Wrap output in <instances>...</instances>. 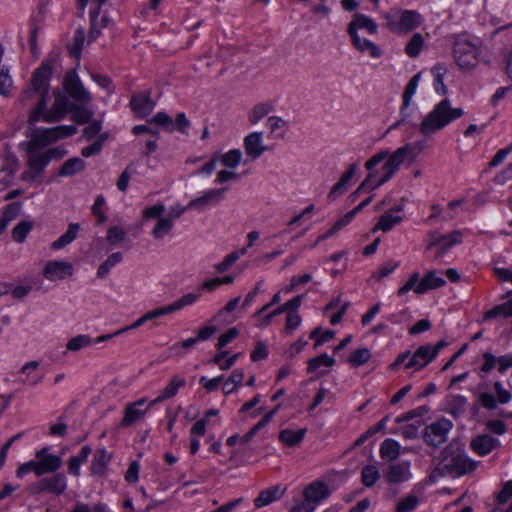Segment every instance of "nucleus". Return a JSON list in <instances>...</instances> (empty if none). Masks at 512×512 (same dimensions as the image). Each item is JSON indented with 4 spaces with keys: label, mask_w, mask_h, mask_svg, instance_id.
Wrapping results in <instances>:
<instances>
[{
    "label": "nucleus",
    "mask_w": 512,
    "mask_h": 512,
    "mask_svg": "<svg viewBox=\"0 0 512 512\" xmlns=\"http://www.w3.org/2000/svg\"><path fill=\"white\" fill-rule=\"evenodd\" d=\"M422 151L419 143H407L393 153L381 151L371 157L365 164L368 175L362 184L354 191V199L366 192L370 193L380 187L398 171L406 160L413 161Z\"/></svg>",
    "instance_id": "obj_1"
},
{
    "label": "nucleus",
    "mask_w": 512,
    "mask_h": 512,
    "mask_svg": "<svg viewBox=\"0 0 512 512\" xmlns=\"http://www.w3.org/2000/svg\"><path fill=\"white\" fill-rule=\"evenodd\" d=\"M54 65L55 59L42 61L19 96L20 104L30 108L27 120L30 126H35L41 120L43 110L47 107Z\"/></svg>",
    "instance_id": "obj_2"
},
{
    "label": "nucleus",
    "mask_w": 512,
    "mask_h": 512,
    "mask_svg": "<svg viewBox=\"0 0 512 512\" xmlns=\"http://www.w3.org/2000/svg\"><path fill=\"white\" fill-rule=\"evenodd\" d=\"M463 114L462 108L453 107L450 100L443 99L423 118L419 127L420 132L424 136H430L459 119Z\"/></svg>",
    "instance_id": "obj_3"
},
{
    "label": "nucleus",
    "mask_w": 512,
    "mask_h": 512,
    "mask_svg": "<svg viewBox=\"0 0 512 512\" xmlns=\"http://www.w3.org/2000/svg\"><path fill=\"white\" fill-rule=\"evenodd\" d=\"M77 128L73 125H60L52 128L34 129L28 140L19 144L20 149L44 151L49 145L76 134Z\"/></svg>",
    "instance_id": "obj_4"
},
{
    "label": "nucleus",
    "mask_w": 512,
    "mask_h": 512,
    "mask_svg": "<svg viewBox=\"0 0 512 512\" xmlns=\"http://www.w3.org/2000/svg\"><path fill=\"white\" fill-rule=\"evenodd\" d=\"M77 128L73 125H60L52 128L34 129L28 140L19 144L20 149L44 151L49 145L76 134Z\"/></svg>",
    "instance_id": "obj_5"
},
{
    "label": "nucleus",
    "mask_w": 512,
    "mask_h": 512,
    "mask_svg": "<svg viewBox=\"0 0 512 512\" xmlns=\"http://www.w3.org/2000/svg\"><path fill=\"white\" fill-rule=\"evenodd\" d=\"M482 41L480 38L468 34L458 35L453 46V54L457 65L461 69H472L481 54Z\"/></svg>",
    "instance_id": "obj_6"
},
{
    "label": "nucleus",
    "mask_w": 512,
    "mask_h": 512,
    "mask_svg": "<svg viewBox=\"0 0 512 512\" xmlns=\"http://www.w3.org/2000/svg\"><path fill=\"white\" fill-rule=\"evenodd\" d=\"M384 18L389 31L395 34H408L424 22V17L418 11L409 9H392Z\"/></svg>",
    "instance_id": "obj_7"
},
{
    "label": "nucleus",
    "mask_w": 512,
    "mask_h": 512,
    "mask_svg": "<svg viewBox=\"0 0 512 512\" xmlns=\"http://www.w3.org/2000/svg\"><path fill=\"white\" fill-rule=\"evenodd\" d=\"M434 359L435 351L430 348V344H425L419 346L413 354L409 351L399 354L391 367L396 369L403 364L405 369L416 372L425 368Z\"/></svg>",
    "instance_id": "obj_8"
},
{
    "label": "nucleus",
    "mask_w": 512,
    "mask_h": 512,
    "mask_svg": "<svg viewBox=\"0 0 512 512\" xmlns=\"http://www.w3.org/2000/svg\"><path fill=\"white\" fill-rule=\"evenodd\" d=\"M446 283L442 276L437 275L435 270L428 271L423 278L418 272L413 273L405 284L399 288L398 294L404 295L409 291L417 294H424L429 290L444 286Z\"/></svg>",
    "instance_id": "obj_9"
},
{
    "label": "nucleus",
    "mask_w": 512,
    "mask_h": 512,
    "mask_svg": "<svg viewBox=\"0 0 512 512\" xmlns=\"http://www.w3.org/2000/svg\"><path fill=\"white\" fill-rule=\"evenodd\" d=\"M21 150L26 153L27 167V169L21 174V180L31 182L39 179L50 163L45 151L30 149Z\"/></svg>",
    "instance_id": "obj_10"
},
{
    "label": "nucleus",
    "mask_w": 512,
    "mask_h": 512,
    "mask_svg": "<svg viewBox=\"0 0 512 512\" xmlns=\"http://www.w3.org/2000/svg\"><path fill=\"white\" fill-rule=\"evenodd\" d=\"M463 241V234L460 230H454L447 235H439L434 233L430 236V241L427 245L428 249H435V255L438 258L445 256L453 247L461 244Z\"/></svg>",
    "instance_id": "obj_11"
},
{
    "label": "nucleus",
    "mask_w": 512,
    "mask_h": 512,
    "mask_svg": "<svg viewBox=\"0 0 512 512\" xmlns=\"http://www.w3.org/2000/svg\"><path fill=\"white\" fill-rule=\"evenodd\" d=\"M63 88L66 93L76 102L86 104L90 102L91 95L84 87L75 69L65 73Z\"/></svg>",
    "instance_id": "obj_12"
},
{
    "label": "nucleus",
    "mask_w": 512,
    "mask_h": 512,
    "mask_svg": "<svg viewBox=\"0 0 512 512\" xmlns=\"http://www.w3.org/2000/svg\"><path fill=\"white\" fill-rule=\"evenodd\" d=\"M32 492L50 493L62 495L67 489V479L62 473H52L51 476L44 477L32 486Z\"/></svg>",
    "instance_id": "obj_13"
},
{
    "label": "nucleus",
    "mask_w": 512,
    "mask_h": 512,
    "mask_svg": "<svg viewBox=\"0 0 512 512\" xmlns=\"http://www.w3.org/2000/svg\"><path fill=\"white\" fill-rule=\"evenodd\" d=\"M453 424L446 418L438 419L425 428V441L432 446H439L447 440Z\"/></svg>",
    "instance_id": "obj_14"
},
{
    "label": "nucleus",
    "mask_w": 512,
    "mask_h": 512,
    "mask_svg": "<svg viewBox=\"0 0 512 512\" xmlns=\"http://www.w3.org/2000/svg\"><path fill=\"white\" fill-rule=\"evenodd\" d=\"M493 387L497 394V398L489 392H480L478 395L480 405L487 410H494L497 407V403L507 404L512 399L511 393L504 388L502 382L496 381Z\"/></svg>",
    "instance_id": "obj_15"
},
{
    "label": "nucleus",
    "mask_w": 512,
    "mask_h": 512,
    "mask_svg": "<svg viewBox=\"0 0 512 512\" xmlns=\"http://www.w3.org/2000/svg\"><path fill=\"white\" fill-rule=\"evenodd\" d=\"M73 274V266L66 261H48L43 269V276L49 281L65 279Z\"/></svg>",
    "instance_id": "obj_16"
},
{
    "label": "nucleus",
    "mask_w": 512,
    "mask_h": 512,
    "mask_svg": "<svg viewBox=\"0 0 512 512\" xmlns=\"http://www.w3.org/2000/svg\"><path fill=\"white\" fill-rule=\"evenodd\" d=\"M68 113V99L58 93L50 109L43 110L41 120L46 123H56L61 121Z\"/></svg>",
    "instance_id": "obj_17"
},
{
    "label": "nucleus",
    "mask_w": 512,
    "mask_h": 512,
    "mask_svg": "<svg viewBox=\"0 0 512 512\" xmlns=\"http://www.w3.org/2000/svg\"><path fill=\"white\" fill-rule=\"evenodd\" d=\"M227 188L210 189L203 195L192 199L187 207L189 209L204 210L210 204H218L223 198Z\"/></svg>",
    "instance_id": "obj_18"
},
{
    "label": "nucleus",
    "mask_w": 512,
    "mask_h": 512,
    "mask_svg": "<svg viewBox=\"0 0 512 512\" xmlns=\"http://www.w3.org/2000/svg\"><path fill=\"white\" fill-rule=\"evenodd\" d=\"M330 494V490L327 484L321 480H316L310 483L303 492V496L305 501H307L310 505H317L322 500L327 498Z\"/></svg>",
    "instance_id": "obj_19"
},
{
    "label": "nucleus",
    "mask_w": 512,
    "mask_h": 512,
    "mask_svg": "<svg viewBox=\"0 0 512 512\" xmlns=\"http://www.w3.org/2000/svg\"><path fill=\"white\" fill-rule=\"evenodd\" d=\"M145 402L146 399L142 398L133 403L127 404L124 409V417L120 423V426L123 428L129 427L133 425L137 420L143 418L151 406L149 405L145 409H141Z\"/></svg>",
    "instance_id": "obj_20"
},
{
    "label": "nucleus",
    "mask_w": 512,
    "mask_h": 512,
    "mask_svg": "<svg viewBox=\"0 0 512 512\" xmlns=\"http://www.w3.org/2000/svg\"><path fill=\"white\" fill-rule=\"evenodd\" d=\"M35 457L38 459L41 476L47 473H55L62 465L61 458L57 455L49 454L47 447L37 451Z\"/></svg>",
    "instance_id": "obj_21"
},
{
    "label": "nucleus",
    "mask_w": 512,
    "mask_h": 512,
    "mask_svg": "<svg viewBox=\"0 0 512 512\" xmlns=\"http://www.w3.org/2000/svg\"><path fill=\"white\" fill-rule=\"evenodd\" d=\"M130 106L138 117H146L152 113L155 107L149 93L135 94L131 97Z\"/></svg>",
    "instance_id": "obj_22"
},
{
    "label": "nucleus",
    "mask_w": 512,
    "mask_h": 512,
    "mask_svg": "<svg viewBox=\"0 0 512 512\" xmlns=\"http://www.w3.org/2000/svg\"><path fill=\"white\" fill-rule=\"evenodd\" d=\"M286 492V487L280 484L268 487L262 490L254 500V505L257 508L267 506L279 499H281Z\"/></svg>",
    "instance_id": "obj_23"
},
{
    "label": "nucleus",
    "mask_w": 512,
    "mask_h": 512,
    "mask_svg": "<svg viewBox=\"0 0 512 512\" xmlns=\"http://www.w3.org/2000/svg\"><path fill=\"white\" fill-rule=\"evenodd\" d=\"M245 152L252 159L259 158L266 150L263 145L262 132H253L247 135L244 139Z\"/></svg>",
    "instance_id": "obj_24"
},
{
    "label": "nucleus",
    "mask_w": 512,
    "mask_h": 512,
    "mask_svg": "<svg viewBox=\"0 0 512 512\" xmlns=\"http://www.w3.org/2000/svg\"><path fill=\"white\" fill-rule=\"evenodd\" d=\"M352 181V165H350L345 172L341 175L339 180L331 187L327 200L329 202H333L337 200L339 197L344 195L348 191L351 186Z\"/></svg>",
    "instance_id": "obj_25"
},
{
    "label": "nucleus",
    "mask_w": 512,
    "mask_h": 512,
    "mask_svg": "<svg viewBox=\"0 0 512 512\" xmlns=\"http://www.w3.org/2000/svg\"><path fill=\"white\" fill-rule=\"evenodd\" d=\"M499 445V440L488 434L478 435L471 442V448L480 456L488 455Z\"/></svg>",
    "instance_id": "obj_26"
},
{
    "label": "nucleus",
    "mask_w": 512,
    "mask_h": 512,
    "mask_svg": "<svg viewBox=\"0 0 512 512\" xmlns=\"http://www.w3.org/2000/svg\"><path fill=\"white\" fill-rule=\"evenodd\" d=\"M186 384V380L184 377L180 375H174L168 384L164 387V389L160 392V394L151 401L150 405H155L165 401L166 399L174 397L178 390L184 387Z\"/></svg>",
    "instance_id": "obj_27"
},
{
    "label": "nucleus",
    "mask_w": 512,
    "mask_h": 512,
    "mask_svg": "<svg viewBox=\"0 0 512 512\" xmlns=\"http://www.w3.org/2000/svg\"><path fill=\"white\" fill-rule=\"evenodd\" d=\"M110 460L111 455L105 448L97 449L93 455L90 465L91 475L102 477L106 472Z\"/></svg>",
    "instance_id": "obj_28"
},
{
    "label": "nucleus",
    "mask_w": 512,
    "mask_h": 512,
    "mask_svg": "<svg viewBox=\"0 0 512 512\" xmlns=\"http://www.w3.org/2000/svg\"><path fill=\"white\" fill-rule=\"evenodd\" d=\"M467 403L468 400L465 396L451 394L444 399L443 409L454 417H458L465 411Z\"/></svg>",
    "instance_id": "obj_29"
},
{
    "label": "nucleus",
    "mask_w": 512,
    "mask_h": 512,
    "mask_svg": "<svg viewBox=\"0 0 512 512\" xmlns=\"http://www.w3.org/2000/svg\"><path fill=\"white\" fill-rule=\"evenodd\" d=\"M389 483H400L411 478L410 463L401 462L392 465L386 475Z\"/></svg>",
    "instance_id": "obj_30"
},
{
    "label": "nucleus",
    "mask_w": 512,
    "mask_h": 512,
    "mask_svg": "<svg viewBox=\"0 0 512 512\" xmlns=\"http://www.w3.org/2000/svg\"><path fill=\"white\" fill-rule=\"evenodd\" d=\"M201 297V293H187L173 303L160 307L164 316L177 312L186 306L193 305Z\"/></svg>",
    "instance_id": "obj_31"
},
{
    "label": "nucleus",
    "mask_w": 512,
    "mask_h": 512,
    "mask_svg": "<svg viewBox=\"0 0 512 512\" xmlns=\"http://www.w3.org/2000/svg\"><path fill=\"white\" fill-rule=\"evenodd\" d=\"M79 230L80 225L78 223H70L67 231L51 243V248L53 250H60L69 245L76 239Z\"/></svg>",
    "instance_id": "obj_32"
},
{
    "label": "nucleus",
    "mask_w": 512,
    "mask_h": 512,
    "mask_svg": "<svg viewBox=\"0 0 512 512\" xmlns=\"http://www.w3.org/2000/svg\"><path fill=\"white\" fill-rule=\"evenodd\" d=\"M402 216L400 215L399 209H391L381 216L375 229L382 230L384 232L389 231L395 225L400 223Z\"/></svg>",
    "instance_id": "obj_33"
},
{
    "label": "nucleus",
    "mask_w": 512,
    "mask_h": 512,
    "mask_svg": "<svg viewBox=\"0 0 512 512\" xmlns=\"http://www.w3.org/2000/svg\"><path fill=\"white\" fill-rule=\"evenodd\" d=\"M274 110V104L271 101L261 102L253 106L248 113V120L251 124H257L265 116Z\"/></svg>",
    "instance_id": "obj_34"
},
{
    "label": "nucleus",
    "mask_w": 512,
    "mask_h": 512,
    "mask_svg": "<svg viewBox=\"0 0 512 512\" xmlns=\"http://www.w3.org/2000/svg\"><path fill=\"white\" fill-rule=\"evenodd\" d=\"M86 163L79 157H73L66 160L58 171V175L61 177L73 176L78 172L85 169Z\"/></svg>",
    "instance_id": "obj_35"
},
{
    "label": "nucleus",
    "mask_w": 512,
    "mask_h": 512,
    "mask_svg": "<svg viewBox=\"0 0 512 512\" xmlns=\"http://www.w3.org/2000/svg\"><path fill=\"white\" fill-rule=\"evenodd\" d=\"M400 452V443L391 438L384 440L380 446V454L384 460H395L400 455Z\"/></svg>",
    "instance_id": "obj_36"
},
{
    "label": "nucleus",
    "mask_w": 512,
    "mask_h": 512,
    "mask_svg": "<svg viewBox=\"0 0 512 512\" xmlns=\"http://www.w3.org/2000/svg\"><path fill=\"white\" fill-rule=\"evenodd\" d=\"M307 432L306 428L299 430L284 429L279 433V439L287 446H295L302 442Z\"/></svg>",
    "instance_id": "obj_37"
},
{
    "label": "nucleus",
    "mask_w": 512,
    "mask_h": 512,
    "mask_svg": "<svg viewBox=\"0 0 512 512\" xmlns=\"http://www.w3.org/2000/svg\"><path fill=\"white\" fill-rule=\"evenodd\" d=\"M421 75L418 73L414 75L410 81L408 82L405 91L403 93V103L401 107V113L403 114L410 106L412 98L416 94V91L419 86Z\"/></svg>",
    "instance_id": "obj_38"
},
{
    "label": "nucleus",
    "mask_w": 512,
    "mask_h": 512,
    "mask_svg": "<svg viewBox=\"0 0 512 512\" xmlns=\"http://www.w3.org/2000/svg\"><path fill=\"white\" fill-rule=\"evenodd\" d=\"M354 48L360 50L363 53H367L373 58H378L381 56V50L375 43L367 39H360L356 33H354Z\"/></svg>",
    "instance_id": "obj_39"
},
{
    "label": "nucleus",
    "mask_w": 512,
    "mask_h": 512,
    "mask_svg": "<svg viewBox=\"0 0 512 512\" xmlns=\"http://www.w3.org/2000/svg\"><path fill=\"white\" fill-rule=\"evenodd\" d=\"M511 316H512V299L488 310L484 315V319L489 320V319H493V318H497V317L508 318Z\"/></svg>",
    "instance_id": "obj_40"
},
{
    "label": "nucleus",
    "mask_w": 512,
    "mask_h": 512,
    "mask_svg": "<svg viewBox=\"0 0 512 512\" xmlns=\"http://www.w3.org/2000/svg\"><path fill=\"white\" fill-rule=\"evenodd\" d=\"M351 221H352V211H349L342 218H340L338 221H336L335 224L327 232L320 235L317 238L313 247L316 246L319 242L329 238L330 236H332L335 233H337L338 231H340L342 228H344L345 226L350 224Z\"/></svg>",
    "instance_id": "obj_41"
},
{
    "label": "nucleus",
    "mask_w": 512,
    "mask_h": 512,
    "mask_svg": "<svg viewBox=\"0 0 512 512\" xmlns=\"http://www.w3.org/2000/svg\"><path fill=\"white\" fill-rule=\"evenodd\" d=\"M174 227V222L171 217H159L155 227L152 230V235L156 239H162L165 235L170 233Z\"/></svg>",
    "instance_id": "obj_42"
},
{
    "label": "nucleus",
    "mask_w": 512,
    "mask_h": 512,
    "mask_svg": "<svg viewBox=\"0 0 512 512\" xmlns=\"http://www.w3.org/2000/svg\"><path fill=\"white\" fill-rule=\"evenodd\" d=\"M122 261V254L120 252L112 253L107 259L98 267L97 276L101 279L105 278L110 270Z\"/></svg>",
    "instance_id": "obj_43"
},
{
    "label": "nucleus",
    "mask_w": 512,
    "mask_h": 512,
    "mask_svg": "<svg viewBox=\"0 0 512 512\" xmlns=\"http://www.w3.org/2000/svg\"><path fill=\"white\" fill-rule=\"evenodd\" d=\"M364 29L370 34L377 33L378 25L368 16L363 14H354V30Z\"/></svg>",
    "instance_id": "obj_44"
},
{
    "label": "nucleus",
    "mask_w": 512,
    "mask_h": 512,
    "mask_svg": "<svg viewBox=\"0 0 512 512\" xmlns=\"http://www.w3.org/2000/svg\"><path fill=\"white\" fill-rule=\"evenodd\" d=\"M33 223L30 221H21L12 229V238L17 243H23L27 235L32 231Z\"/></svg>",
    "instance_id": "obj_45"
},
{
    "label": "nucleus",
    "mask_w": 512,
    "mask_h": 512,
    "mask_svg": "<svg viewBox=\"0 0 512 512\" xmlns=\"http://www.w3.org/2000/svg\"><path fill=\"white\" fill-rule=\"evenodd\" d=\"M39 367V362L37 361H29L25 363L21 368V373L26 374V378L23 379L24 383H27L31 386H36L42 381V376H36L31 374L32 370H36Z\"/></svg>",
    "instance_id": "obj_46"
},
{
    "label": "nucleus",
    "mask_w": 512,
    "mask_h": 512,
    "mask_svg": "<svg viewBox=\"0 0 512 512\" xmlns=\"http://www.w3.org/2000/svg\"><path fill=\"white\" fill-rule=\"evenodd\" d=\"M454 467L459 474H465L475 469L476 462L465 454H458L454 459Z\"/></svg>",
    "instance_id": "obj_47"
},
{
    "label": "nucleus",
    "mask_w": 512,
    "mask_h": 512,
    "mask_svg": "<svg viewBox=\"0 0 512 512\" xmlns=\"http://www.w3.org/2000/svg\"><path fill=\"white\" fill-rule=\"evenodd\" d=\"M93 344V340L89 335L80 334L76 337L71 338L67 344L66 348L68 351L77 352L82 348L88 347Z\"/></svg>",
    "instance_id": "obj_48"
},
{
    "label": "nucleus",
    "mask_w": 512,
    "mask_h": 512,
    "mask_svg": "<svg viewBox=\"0 0 512 512\" xmlns=\"http://www.w3.org/2000/svg\"><path fill=\"white\" fill-rule=\"evenodd\" d=\"M161 316H164V314H163L161 308L158 307L156 309H153L151 311L146 312L140 318H138L134 323H132L131 325L126 326L124 328H121V329L124 330V333H125V332H127L129 330L137 329V328L141 327L147 321H150L152 319H156V318L161 317Z\"/></svg>",
    "instance_id": "obj_49"
},
{
    "label": "nucleus",
    "mask_w": 512,
    "mask_h": 512,
    "mask_svg": "<svg viewBox=\"0 0 512 512\" xmlns=\"http://www.w3.org/2000/svg\"><path fill=\"white\" fill-rule=\"evenodd\" d=\"M423 45L424 38L422 34L415 33L407 43L405 51L410 57H417L421 53Z\"/></svg>",
    "instance_id": "obj_50"
},
{
    "label": "nucleus",
    "mask_w": 512,
    "mask_h": 512,
    "mask_svg": "<svg viewBox=\"0 0 512 512\" xmlns=\"http://www.w3.org/2000/svg\"><path fill=\"white\" fill-rule=\"evenodd\" d=\"M335 336V332L333 330L323 331L321 327L315 328L310 333V339L314 340V348L317 349L322 344L330 341Z\"/></svg>",
    "instance_id": "obj_51"
},
{
    "label": "nucleus",
    "mask_w": 512,
    "mask_h": 512,
    "mask_svg": "<svg viewBox=\"0 0 512 512\" xmlns=\"http://www.w3.org/2000/svg\"><path fill=\"white\" fill-rule=\"evenodd\" d=\"M334 364V359L327 354H321L308 361V372H317L321 367H330Z\"/></svg>",
    "instance_id": "obj_52"
},
{
    "label": "nucleus",
    "mask_w": 512,
    "mask_h": 512,
    "mask_svg": "<svg viewBox=\"0 0 512 512\" xmlns=\"http://www.w3.org/2000/svg\"><path fill=\"white\" fill-rule=\"evenodd\" d=\"M92 117L93 112L86 107L76 106L72 110V120L79 125L90 123L93 120Z\"/></svg>",
    "instance_id": "obj_53"
},
{
    "label": "nucleus",
    "mask_w": 512,
    "mask_h": 512,
    "mask_svg": "<svg viewBox=\"0 0 512 512\" xmlns=\"http://www.w3.org/2000/svg\"><path fill=\"white\" fill-rule=\"evenodd\" d=\"M107 137L108 135L106 133L100 134L93 144L82 148L81 155L83 157L88 158L99 154L103 148L104 142L106 141Z\"/></svg>",
    "instance_id": "obj_54"
},
{
    "label": "nucleus",
    "mask_w": 512,
    "mask_h": 512,
    "mask_svg": "<svg viewBox=\"0 0 512 512\" xmlns=\"http://www.w3.org/2000/svg\"><path fill=\"white\" fill-rule=\"evenodd\" d=\"M242 159V153L239 149H232L225 154H223L220 158L222 164L228 168H236Z\"/></svg>",
    "instance_id": "obj_55"
},
{
    "label": "nucleus",
    "mask_w": 512,
    "mask_h": 512,
    "mask_svg": "<svg viewBox=\"0 0 512 512\" xmlns=\"http://www.w3.org/2000/svg\"><path fill=\"white\" fill-rule=\"evenodd\" d=\"M106 204V200L103 195H98L92 205V214L97 219V224H102L107 220L106 214L104 212V206Z\"/></svg>",
    "instance_id": "obj_56"
},
{
    "label": "nucleus",
    "mask_w": 512,
    "mask_h": 512,
    "mask_svg": "<svg viewBox=\"0 0 512 512\" xmlns=\"http://www.w3.org/2000/svg\"><path fill=\"white\" fill-rule=\"evenodd\" d=\"M19 166L18 157L11 151H6L3 154V170L7 171L10 175L15 174Z\"/></svg>",
    "instance_id": "obj_57"
},
{
    "label": "nucleus",
    "mask_w": 512,
    "mask_h": 512,
    "mask_svg": "<svg viewBox=\"0 0 512 512\" xmlns=\"http://www.w3.org/2000/svg\"><path fill=\"white\" fill-rule=\"evenodd\" d=\"M135 169L132 164H129L124 171L120 174L116 186L121 192H126L128 189L129 181L134 174Z\"/></svg>",
    "instance_id": "obj_58"
},
{
    "label": "nucleus",
    "mask_w": 512,
    "mask_h": 512,
    "mask_svg": "<svg viewBox=\"0 0 512 512\" xmlns=\"http://www.w3.org/2000/svg\"><path fill=\"white\" fill-rule=\"evenodd\" d=\"M267 125L269 126L271 133H275L278 130H281V132L278 134V137H284L285 130L287 128V122L284 119L278 116H271L267 120Z\"/></svg>",
    "instance_id": "obj_59"
},
{
    "label": "nucleus",
    "mask_w": 512,
    "mask_h": 512,
    "mask_svg": "<svg viewBox=\"0 0 512 512\" xmlns=\"http://www.w3.org/2000/svg\"><path fill=\"white\" fill-rule=\"evenodd\" d=\"M30 472H34L38 477L41 476V471H39L38 459L30 460L20 465L16 471V475L19 478H23Z\"/></svg>",
    "instance_id": "obj_60"
},
{
    "label": "nucleus",
    "mask_w": 512,
    "mask_h": 512,
    "mask_svg": "<svg viewBox=\"0 0 512 512\" xmlns=\"http://www.w3.org/2000/svg\"><path fill=\"white\" fill-rule=\"evenodd\" d=\"M379 477V471L375 466H366L362 470V482L366 486L374 485Z\"/></svg>",
    "instance_id": "obj_61"
},
{
    "label": "nucleus",
    "mask_w": 512,
    "mask_h": 512,
    "mask_svg": "<svg viewBox=\"0 0 512 512\" xmlns=\"http://www.w3.org/2000/svg\"><path fill=\"white\" fill-rule=\"evenodd\" d=\"M302 322L298 312H288L286 317L285 333L291 335Z\"/></svg>",
    "instance_id": "obj_62"
},
{
    "label": "nucleus",
    "mask_w": 512,
    "mask_h": 512,
    "mask_svg": "<svg viewBox=\"0 0 512 512\" xmlns=\"http://www.w3.org/2000/svg\"><path fill=\"white\" fill-rule=\"evenodd\" d=\"M126 232L123 228L118 226H113L108 229L107 232V241L110 244H118L119 242L123 241L125 239Z\"/></svg>",
    "instance_id": "obj_63"
},
{
    "label": "nucleus",
    "mask_w": 512,
    "mask_h": 512,
    "mask_svg": "<svg viewBox=\"0 0 512 512\" xmlns=\"http://www.w3.org/2000/svg\"><path fill=\"white\" fill-rule=\"evenodd\" d=\"M418 505V499L414 495H409L401 500L397 505V512H410Z\"/></svg>",
    "instance_id": "obj_64"
}]
</instances>
